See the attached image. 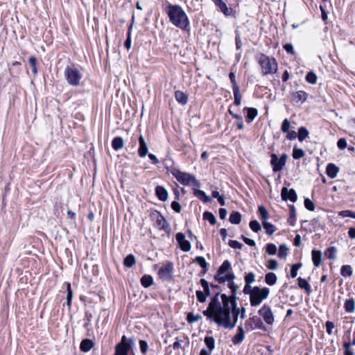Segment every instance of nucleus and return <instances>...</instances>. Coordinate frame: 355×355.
Returning a JSON list of instances; mask_svg holds the SVG:
<instances>
[{
  "label": "nucleus",
  "instance_id": "1",
  "mask_svg": "<svg viewBox=\"0 0 355 355\" xmlns=\"http://www.w3.org/2000/svg\"><path fill=\"white\" fill-rule=\"evenodd\" d=\"M165 10L170 21L176 27L187 30L189 26V18L180 6L168 4Z\"/></svg>",
  "mask_w": 355,
  "mask_h": 355
},
{
  "label": "nucleus",
  "instance_id": "2",
  "mask_svg": "<svg viewBox=\"0 0 355 355\" xmlns=\"http://www.w3.org/2000/svg\"><path fill=\"white\" fill-rule=\"evenodd\" d=\"M257 59L263 76L273 74L277 71L278 64L274 58H270L263 53H260L258 55Z\"/></svg>",
  "mask_w": 355,
  "mask_h": 355
},
{
  "label": "nucleus",
  "instance_id": "3",
  "mask_svg": "<svg viewBox=\"0 0 355 355\" xmlns=\"http://www.w3.org/2000/svg\"><path fill=\"white\" fill-rule=\"evenodd\" d=\"M171 174L176 180L183 185H193L195 187H200V183L196 180L194 175L182 172L178 168H173L171 171Z\"/></svg>",
  "mask_w": 355,
  "mask_h": 355
},
{
  "label": "nucleus",
  "instance_id": "4",
  "mask_svg": "<svg viewBox=\"0 0 355 355\" xmlns=\"http://www.w3.org/2000/svg\"><path fill=\"white\" fill-rule=\"evenodd\" d=\"M270 289L267 287H253L250 296V305L252 306H257L259 305L263 300H266L268 297Z\"/></svg>",
  "mask_w": 355,
  "mask_h": 355
},
{
  "label": "nucleus",
  "instance_id": "5",
  "mask_svg": "<svg viewBox=\"0 0 355 355\" xmlns=\"http://www.w3.org/2000/svg\"><path fill=\"white\" fill-rule=\"evenodd\" d=\"M240 313V309L237 306V302L233 303V309H232L231 313H228V316H225L220 320V326L225 329H233L237 322L238 318Z\"/></svg>",
  "mask_w": 355,
  "mask_h": 355
},
{
  "label": "nucleus",
  "instance_id": "6",
  "mask_svg": "<svg viewBox=\"0 0 355 355\" xmlns=\"http://www.w3.org/2000/svg\"><path fill=\"white\" fill-rule=\"evenodd\" d=\"M220 298L222 304H220L218 315L222 320L225 316H228V313H231L232 309H233V303L237 302L236 300L227 296L226 294H221Z\"/></svg>",
  "mask_w": 355,
  "mask_h": 355
},
{
  "label": "nucleus",
  "instance_id": "7",
  "mask_svg": "<svg viewBox=\"0 0 355 355\" xmlns=\"http://www.w3.org/2000/svg\"><path fill=\"white\" fill-rule=\"evenodd\" d=\"M64 76L67 83L73 86H78L82 78V74L75 67L67 66L64 69Z\"/></svg>",
  "mask_w": 355,
  "mask_h": 355
},
{
  "label": "nucleus",
  "instance_id": "8",
  "mask_svg": "<svg viewBox=\"0 0 355 355\" xmlns=\"http://www.w3.org/2000/svg\"><path fill=\"white\" fill-rule=\"evenodd\" d=\"M245 327L246 331H252L255 329H261L263 331H266L267 328L264 325L261 319L257 315H254L252 317H250L245 322Z\"/></svg>",
  "mask_w": 355,
  "mask_h": 355
},
{
  "label": "nucleus",
  "instance_id": "9",
  "mask_svg": "<svg viewBox=\"0 0 355 355\" xmlns=\"http://www.w3.org/2000/svg\"><path fill=\"white\" fill-rule=\"evenodd\" d=\"M173 263L171 261H167L159 268L158 271L159 277L163 281L169 282L173 279Z\"/></svg>",
  "mask_w": 355,
  "mask_h": 355
},
{
  "label": "nucleus",
  "instance_id": "10",
  "mask_svg": "<svg viewBox=\"0 0 355 355\" xmlns=\"http://www.w3.org/2000/svg\"><path fill=\"white\" fill-rule=\"evenodd\" d=\"M287 157L286 154H282L279 158L276 154H272L270 164L272 167V171L274 172L280 171L285 166Z\"/></svg>",
  "mask_w": 355,
  "mask_h": 355
},
{
  "label": "nucleus",
  "instance_id": "11",
  "mask_svg": "<svg viewBox=\"0 0 355 355\" xmlns=\"http://www.w3.org/2000/svg\"><path fill=\"white\" fill-rule=\"evenodd\" d=\"M258 313L263 318V320L267 324L271 325L273 324L275 321L274 315L271 308L268 305L264 304L258 311Z\"/></svg>",
  "mask_w": 355,
  "mask_h": 355
},
{
  "label": "nucleus",
  "instance_id": "12",
  "mask_svg": "<svg viewBox=\"0 0 355 355\" xmlns=\"http://www.w3.org/2000/svg\"><path fill=\"white\" fill-rule=\"evenodd\" d=\"M151 218L155 220V224L159 230H165L168 227V223L164 217L157 211L152 213Z\"/></svg>",
  "mask_w": 355,
  "mask_h": 355
},
{
  "label": "nucleus",
  "instance_id": "13",
  "mask_svg": "<svg viewBox=\"0 0 355 355\" xmlns=\"http://www.w3.org/2000/svg\"><path fill=\"white\" fill-rule=\"evenodd\" d=\"M176 240L180 249L184 252H188L191 250V245L189 241L185 239V236L182 232H178L175 235Z\"/></svg>",
  "mask_w": 355,
  "mask_h": 355
},
{
  "label": "nucleus",
  "instance_id": "14",
  "mask_svg": "<svg viewBox=\"0 0 355 355\" xmlns=\"http://www.w3.org/2000/svg\"><path fill=\"white\" fill-rule=\"evenodd\" d=\"M282 198L284 200H290L295 202L297 196L295 191L293 189H288L286 187H283L281 192Z\"/></svg>",
  "mask_w": 355,
  "mask_h": 355
},
{
  "label": "nucleus",
  "instance_id": "15",
  "mask_svg": "<svg viewBox=\"0 0 355 355\" xmlns=\"http://www.w3.org/2000/svg\"><path fill=\"white\" fill-rule=\"evenodd\" d=\"M202 314L209 320L216 323L219 327L220 326V319L217 312H214L210 306H208L207 309L202 311Z\"/></svg>",
  "mask_w": 355,
  "mask_h": 355
},
{
  "label": "nucleus",
  "instance_id": "16",
  "mask_svg": "<svg viewBox=\"0 0 355 355\" xmlns=\"http://www.w3.org/2000/svg\"><path fill=\"white\" fill-rule=\"evenodd\" d=\"M139 147L138 149V154H139V157H144L148 154V144L146 142L145 139L142 135H140L139 137Z\"/></svg>",
  "mask_w": 355,
  "mask_h": 355
},
{
  "label": "nucleus",
  "instance_id": "17",
  "mask_svg": "<svg viewBox=\"0 0 355 355\" xmlns=\"http://www.w3.org/2000/svg\"><path fill=\"white\" fill-rule=\"evenodd\" d=\"M245 338V331L241 325L238 327L237 333L232 338V340L234 345L241 344Z\"/></svg>",
  "mask_w": 355,
  "mask_h": 355
},
{
  "label": "nucleus",
  "instance_id": "18",
  "mask_svg": "<svg viewBox=\"0 0 355 355\" xmlns=\"http://www.w3.org/2000/svg\"><path fill=\"white\" fill-rule=\"evenodd\" d=\"M219 295H220V291H217L214 296L211 299V301L208 305L213 309L214 312L217 313L218 312L221 304L218 299Z\"/></svg>",
  "mask_w": 355,
  "mask_h": 355
},
{
  "label": "nucleus",
  "instance_id": "19",
  "mask_svg": "<svg viewBox=\"0 0 355 355\" xmlns=\"http://www.w3.org/2000/svg\"><path fill=\"white\" fill-rule=\"evenodd\" d=\"M307 97L308 94L301 90L292 94V101L297 103L305 101Z\"/></svg>",
  "mask_w": 355,
  "mask_h": 355
},
{
  "label": "nucleus",
  "instance_id": "20",
  "mask_svg": "<svg viewBox=\"0 0 355 355\" xmlns=\"http://www.w3.org/2000/svg\"><path fill=\"white\" fill-rule=\"evenodd\" d=\"M339 171V168L334 164L329 163L326 168V173L330 178H335Z\"/></svg>",
  "mask_w": 355,
  "mask_h": 355
},
{
  "label": "nucleus",
  "instance_id": "21",
  "mask_svg": "<svg viewBox=\"0 0 355 355\" xmlns=\"http://www.w3.org/2000/svg\"><path fill=\"white\" fill-rule=\"evenodd\" d=\"M155 193L158 199L161 201H166L168 198V192L162 186H157Z\"/></svg>",
  "mask_w": 355,
  "mask_h": 355
},
{
  "label": "nucleus",
  "instance_id": "22",
  "mask_svg": "<svg viewBox=\"0 0 355 355\" xmlns=\"http://www.w3.org/2000/svg\"><path fill=\"white\" fill-rule=\"evenodd\" d=\"M245 110L247 111L245 121L247 123H250L256 118L258 114V111L254 107H245Z\"/></svg>",
  "mask_w": 355,
  "mask_h": 355
},
{
  "label": "nucleus",
  "instance_id": "23",
  "mask_svg": "<svg viewBox=\"0 0 355 355\" xmlns=\"http://www.w3.org/2000/svg\"><path fill=\"white\" fill-rule=\"evenodd\" d=\"M94 347V343L90 339H84L80 343V349L82 352H87Z\"/></svg>",
  "mask_w": 355,
  "mask_h": 355
},
{
  "label": "nucleus",
  "instance_id": "24",
  "mask_svg": "<svg viewBox=\"0 0 355 355\" xmlns=\"http://www.w3.org/2000/svg\"><path fill=\"white\" fill-rule=\"evenodd\" d=\"M175 100L182 105H186L188 102V96L182 91L175 92Z\"/></svg>",
  "mask_w": 355,
  "mask_h": 355
},
{
  "label": "nucleus",
  "instance_id": "25",
  "mask_svg": "<svg viewBox=\"0 0 355 355\" xmlns=\"http://www.w3.org/2000/svg\"><path fill=\"white\" fill-rule=\"evenodd\" d=\"M124 141L122 137H114L112 141V146L114 150H119L123 147Z\"/></svg>",
  "mask_w": 355,
  "mask_h": 355
},
{
  "label": "nucleus",
  "instance_id": "26",
  "mask_svg": "<svg viewBox=\"0 0 355 355\" xmlns=\"http://www.w3.org/2000/svg\"><path fill=\"white\" fill-rule=\"evenodd\" d=\"M344 309L347 313H353L355 309V302L353 298L346 300L344 304Z\"/></svg>",
  "mask_w": 355,
  "mask_h": 355
},
{
  "label": "nucleus",
  "instance_id": "27",
  "mask_svg": "<svg viewBox=\"0 0 355 355\" xmlns=\"http://www.w3.org/2000/svg\"><path fill=\"white\" fill-rule=\"evenodd\" d=\"M312 261L315 266H319L322 262V254L319 250H312Z\"/></svg>",
  "mask_w": 355,
  "mask_h": 355
},
{
  "label": "nucleus",
  "instance_id": "28",
  "mask_svg": "<svg viewBox=\"0 0 355 355\" xmlns=\"http://www.w3.org/2000/svg\"><path fill=\"white\" fill-rule=\"evenodd\" d=\"M153 284V278L150 275H144L141 278V284L145 287L148 288Z\"/></svg>",
  "mask_w": 355,
  "mask_h": 355
},
{
  "label": "nucleus",
  "instance_id": "29",
  "mask_svg": "<svg viewBox=\"0 0 355 355\" xmlns=\"http://www.w3.org/2000/svg\"><path fill=\"white\" fill-rule=\"evenodd\" d=\"M193 194L204 202H209L211 200L210 198L203 191L194 189Z\"/></svg>",
  "mask_w": 355,
  "mask_h": 355
},
{
  "label": "nucleus",
  "instance_id": "30",
  "mask_svg": "<svg viewBox=\"0 0 355 355\" xmlns=\"http://www.w3.org/2000/svg\"><path fill=\"white\" fill-rule=\"evenodd\" d=\"M229 220L232 224L238 225L241 221V214L239 211H232L230 216Z\"/></svg>",
  "mask_w": 355,
  "mask_h": 355
},
{
  "label": "nucleus",
  "instance_id": "31",
  "mask_svg": "<svg viewBox=\"0 0 355 355\" xmlns=\"http://www.w3.org/2000/svg\"><path fill=\"white\" fill-rule=\"evenodd\" d=\"M277 280V275L274 272H268L266 275L265 282L269 286H272L276 284Z\"/></svg>",
  "mask_w": 355,
  "mask_h": 355
},
{
  "label": "nucleus",
  "instance_id": "32",
  "mask_svg": "<svg viewBox=\"0 0 355 355\" xmlns=\"http://www.w3.org/2000/svg\"><path fill=\"white\" fill-rule=\"evenodd\" d=\"M309 132L305 127H300L297 132V138L300 141H302L309 137Z\"/></svg>",
  "mask_w": 355,
  "mask_h": 355
},
{
  "label": "nucleus",
  "instance_id": "33",
  "mask_svg": "<svg viewBox=\"0 0 355 355\" xmlns=\"http://www.w3.org/2000/svg\"><path fill=\"white\" fill-rule=\"evenodd\" d=\"M353 273L352 268L349 265H343L340 268V275L343 277H350Z\"/></svg>",
  "mask_w": 355,
  "mask_h": 355
},
{
  "label": "nucleus",
  "instance_id": "34",
  "mask_svg": "<svg viewBox=\"0 0 355 355\" xmlns=\"http://www.w3.org/2000/svg\"><path fill=\"white\" fill-rule=\"evenodd\" d=\"M258 211H259V218L262 220V223L264 221H266L267 219L268 218L269 215H268V212L266 210V209L265 208V207L263 205L259 206Z\"/></svg>",
  "mask_w": 355,
  "mask_h": 355
},
{
  "label": "nucleus",
  "instance_id": "35",
  "mask_svg": "<svg viewBox=\"0 0 355 355\" xmlns=\"http://www.w3.org/2000/svg\"><path fill=\"white\" fill-rule=\"evenodd\" d=\"M136 263V259L134 255L128 254L123 261L125 267L131 268Z\"/></svg>",
  "mask_w": 355,
  "mask_h": 355
},
{
  "label": "nucleus",
  "instance_id": "36",
  "mask_svg": "<svg viewBox=\"0 0 355 355\" xmlns=\"http://www.w3.org/2000/svg\"><path fill=\"white\" fill-rule=\"evenodd\" d=\"M233 94L234 97V103L239 106L241 103V94L240 93L239 87H235V89H233Z\"/></svg>",
  "mask_w": 355,
  "mask_h": 355
},
{
  "label": "nucleus",
  "instance_id": "37",
  "mask_svg": "<svg viewBox=\"0 0 355 355\" xmlns=\"http://www.w3.org/2000/svg\"><path fill=\"white\" fill-rule=\"evenodd\" d=\"M130 347H122L116 345L114 355H128Z\"/></svg>",
  "mask_w": 355,
  "mask_h": 355
},
{
  "label": "nucleus",
  "instance_id": "38",
  "mask_svg": "<svg viewBox=\"0 0 355 355\" xmlns=\"http://www.w3.org/2000/svg\"><path fill=\"white\" fill-rule=\"evenodd\" d=\"M262 224L263 228L266 230V232L268 234L272 235L276 231V227H275V225L267 222V220L263 222Z\"/></svg>",
  "mask_w": 355,
  "mask_h": 355
},
{
  "label": "nucleus",
  "instance_id": "39",
  "mask_svg": "<svg viewBox=\"0 0 355 355\" xmlns=\"http://www.w3.org/2000/svg\"><path fill=\"white\" fill-rule=\"evenodd\" d=\"M217 7L225 16L228 17L232 15V9L231 8H228L225 2H223Z\"/></svg>",
  "mask_w": 355,
  "mask_h": 355
},
{
  "label": "nucleus",
  "instance_id": "40",
  "mask_svg": "<svg viewBox=\"0 0 355 355\" xmlns=\"http://www.w3.org/2000/svg\"><path fill=\"white\" fill-rule=\"evenodd\" d=\"M231 268L232 266L230 262L228 260H225L219 267L218 270V272L225 274L231 270Z\"/></svg>",
  "mask_w": 355,
  "mask_h": 355
},
{
  "label": "nucleus",
  "instance_id": "41",
  "mask_svg": "<svg viewBox=\"0 0 355 355\" xmlns=\"http://www.w3.org/2000/svg\"><path fill=\"white\" fill-rule=\"evenodd\" d=\"M336 252L335 247H329L324 252V255L329 259H334L336 257Z\"/></svg>",
  "mask_w": 355,
  "mask_h": 355
},
{
  "label": "nucleus",
  "instance_id": "42",
  "mask_svg": "<svg viewBox=\"0 0 355 355\" xmlns=\"http://www.w3.org/2000/svg\"><path fill=\"white\" fill-rule=\"evenodd\" d=\"M203 219L208 220L211 225H215L216 223L215 216L211 212L208 211L204 212Z\"/></svg>",
  "mask_w": 355,
  "mask_h": 355
},
{
  "label": "nucleus",
  "instance_id": "43",
  "mask_svg": "<svg viewBox=\"0 0 355 355\" xmlns=\"http://www.w3.org/2000/svg\"><path fill=\"white\" fill-rule=\"evenodd\" d=\"M205 343L208 347L207 350L212 352L215 347L214 338L212 336H207L205 338Z\"/></svg>",
  "mask_w": 355,
  "mask_h": 355
},
{
  "label": "nucleus",
  "instance_id": "44",
  "mask_svg": "<svg viewBox=\"0 0 355 355\" xmlns=\"http://www.w3.org/2000/svg\"><path fill=\"white\" fill-rule=\"evenodd\" d=\"M297 282L300 288H304L308 293L310 292L309 284L306 279L299 277Z\"/></svg>",
  "mask_w": 355,
  "mask_h": 355
},
{
  "label": "nucleus",
  "instance_id": "45",
  "mask_svg": "<svg viewBox=\"0 0 355 355\" xmlns=\"http://www.w3.org/2000/svg\"><path fill=\"white\" fill-rule=\"evenodd\" d=\"M288 248H287V246L285 244L280 245L279 247V250H278L279 257L282 258V259L285 258L288 254Z\"/></svg>",
  "mask_w": 355,
  "mask_h": 355
},
{
  "label": "nucleus",
  "instance_id": "46",
  "mask_svg": "<svg viewBox=\"0 0 355 355\" xmlns=\"http://www.w3.org/2000/svg\"><path fill=\"white\" fill-rule=\"evenodd\" d=\"M201 319V316L200 314H197L195 315L193 313L189 312L187 313V320L189 323L192 324L193 322H196Z\"/></svg>",
  "mask_w": 355,
  "mask_h": 355
},
{
  "label": "nucleus",
  "instance_id": "47",
  "mask_svg": "<svg viewBox=\"0 0 355 355\" xmlns=\"http://www.w3.org/2000/svg\"><path fill=\"white\" fill-rule=\"evenodd\" d=\"M228 287L231 290V295L229 297L236 300V293L238 291V286L234 282H230L228 284Z\"/></svg>",
  "mask_w": 355,
  "mask_h": 355
},
{
  "label": "nucleus",
  "instance_id": "48",
  "mask_svg": "<svg viewBox=\"0 0 355 355\" xmlns=\"http://www.w3.org/2000/svg\"><path fill=\"white\" fill-rule=\"evenodd\" d=\"M304 156V151L302 149L294 147L293 150V157L295 159H298Z\"/></svg>",
  "mask_w": 355,
  "mask_h": 355
},
{
  "label": "nucleus",
  "instance_id": "49",
  "mask_svg": "<svg viewBox=\"0 0 355 355\" xmlns=\"http://www.w3.org/2000/svg\"><path fill=\"white\" fill-rule=\"evenodd\" d=\"M139 349L143 355H146L148 350V345L146 340H140L139 342Z\"/></svg>",
  "mask_w": 355,
  "mask_h": 355
},
{
  "label": "nucleus",
  "instance_id": "50",
  "mask_svg": "<svg viewBox=\"0 0 355 355\" xmlns=\"http://www.w3.org/2000/svg\"><path fill=\"white\" fill-rule=\"evenodd\" d=\"M131 30H132V25H130L128 28V34H127V39L124 42V46L129 50L131 48Z\"/></svg>",
  "mask_w": 355,
  "mask_h": 355
},
{
  "label": "nucleus",
  "instance_id": "51",
  "mask_svg": "<svg viewBox=\"0 0 355 355\" xmlns=\"http://www.w3.org/2000/svg\"><path fill=\"white\" fill-rule=\"evenodd\" d=\"M249 225H250V229L254 232H258L261 229V225L259 224V223L255 220H251L250 222Z\"/></svg>",
  "mask_w": 355,
  "mask_h": 355
},
{
  "label": "nucleus",
  "instance_id": "52",
  "mask_svg": "<svg viewBox=\"0 0 355 355\" xmlns=\"http://www.w3.org/2000/svg\"><path fill=\"white\" fill-rule=\"evenodd\" d=\"M266 250L267 253L270 255H274L277 253V247L273 243H268Z\"/></svg>",
  "mask_w": 355,
  "mask_h": 355
},
{
  "label": "nucleus",
  "instance_id": "53",
  "mask_svg": "<svg viewBox=\"0 0 355 355\" xmlns=\"http://www.w3.org/2000/svg\"><path fill=\"white\" fill-rule=\"evenodd\" d=\"M295 220V209L293 205L290 206V217L288 219V223L291 225H294Z\"/></svg>",
  "mask_w": 355,
  "mask_h": 355
},
{
  "label": "nucleus",
  "instance_id": "54",
  "mask_svg": "<svg viewBox=\"0 0 355 355\" xmlns=\"http://www.w3.org/2000/svg\"><path fill=\"white\" fill-rule=\"evenodd\" d=\"M195 261L202 268H207V263L206 262V260L202 257H196L195 259Z\"/></svg>",
  "mask_w": 355,
  "mask_h": 355
},
{
  "label": "nucleus",
  "instance_id": "55",
  "mask_svg": "<svg viewBox=\"0 0 355 355\" xmlns=\"http://www.w3.org/2000/svg\"><path fill=\"white\" fill-rule=\"evenodd\" d=\"M28 62H29V64L31 65V67L32 68V72L34 74H37V67H36V58L35 57H33V56L30 57L29 59H28Z\"/></svg>",
  "mask_w": 355,
  "mask_h": 355
},
{
  "label": "nucleus",
  "instance_id": "56",
  "mask_svg": "<svg viewBox=\"0 0 355 355\" xmlns=\"http://www.w3.org/2000/svg\"><path fill=\"white\" fill-rule=\"evenodd\" d=\"M255 280V275L250 272L245 276V283L246 284H251Z\"/></svg>",
  "mask_w": 355,
  "mask_h": 355
},
{
  "label": "nucleus",
  "instance_id": "57",
  "mask_svg": "<svg viewBox=\"0 0 355 355\" xmlns=\"http://www.w3.org/2000/svg\"><path fill=\"white\" fill-rule=\"evenodd\" d=\"M337 147L340 150H344L347 147V142L346 139L340 138L337 141Z\"/></svg>",
  "mask_w": 355,
  "mask_h": 355
},
{
  "label": "nucleus",
  "instance_id": "58",
  "mask_svg": "<svg viewBox=\"0 0 355 355\" xmlns=\"http://www.w3.org/2000/svg\"><path fill=\"white\" fill-rule=\"evenodd\" d=\"M301 266H302L301 263H295L292 266V268L291 270V276L292 278L296 277V276L297 275V270L300 269Z\"/></svg>",
  "mask_w": 355,
  "mask_h": 355
},
{
  "label": "nucleus",
  "instance_id": "59",
  "mask_svg": "<svg viewBox=\"0 0 355 355\" xmlns=\"http://www.w3.org/2000/svg\"><path fill=\"white\" fill-rule=\"evenodd\" d=\"M290 126V121L287 119H285L282 122L281 130L284 133H286V132H289Z\"/></svg>",
  "mask_w": 355,
  "mask_h": 355
},
{
  "label": "nucleus",
  "instance_id": "60",
  "mask_svg": "<svg viewBox=\"0 0 355 355\" xmlns=\"http://www.w3.org/2000/svg\"><path fill=\"white\" fill-rule=\"evenodd\" d=\"M228 245L234 249H241L243 244L235 240H230Z\"/></svg>",
  "mask_w": 355,
  "mask_h": 355
},
{
  "label": "nucleus",
  "instance_id": "61",
  "mask_svg": "<svg viewBox=\"0 0 355 355\" xmlns=\"http://www.w3.org/2000/svg\"><path fill=\"white\" fill-rule=\"evenodd\" d=\"M352 345V343H345L343 344V347L345 349L344 355H354L353 351L350 349V346Z\"/></svg>",
  "mask_w": 355,
  "mask_h": 355
},
{
  "label": "nucleus",
  "instance_id": "62",
  "mask_svg": "<svg viewBox=\"0 0 355 355\" xmlns=\"http://www.w3.org/2000/svg\"><path fill=\"white\" fill-rule=\"evenodd\" d=\"M326 331L329 335L332 334L333 329L335 327V325L331 321H327L325 323Z\"/></svg>",
  "mask_w": 355,
  "mask_h": 355
},
{
  "label": "nucleus",
  "instance_id": "63",
  "mask_svg": "<svg viewBox=\"0 0 355 355\" xmlns=\"http://www.w3.org/2000/svg\"><path fill=\"white\" fill-rule=\"evenodd\" d=\"M267 268L270 270H276L278 268V263L275 259H270L267 264Z\"/></svg>",
  "mask_w": 355,
  "mask_h": 355
},
{
  "label": "nucleus",
  "instance_id": "64",
  "mask_svg": "<svg viewBox=\"0 0 355 355\" xmlns=\"http://www.w3.org/2000/svg\"><path fill=\"white\" fill-rule=\"evenodd\" d=\"M223 275L224 274L218 272V270L217 273L214 275V279L219 284H223L225 282V277Z\"/></svg>",
  "mask_w": 355,
  "mask_h": 355
}]
</instances>
